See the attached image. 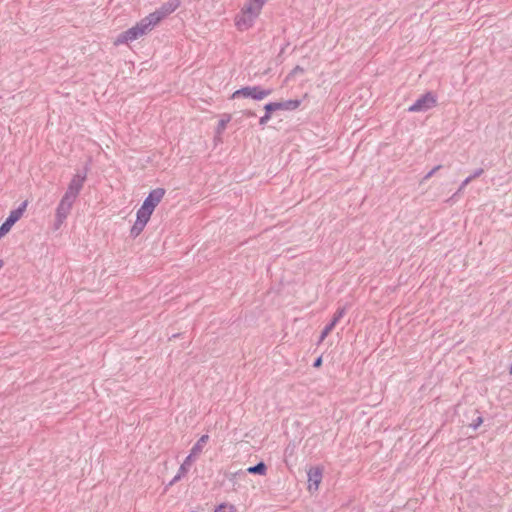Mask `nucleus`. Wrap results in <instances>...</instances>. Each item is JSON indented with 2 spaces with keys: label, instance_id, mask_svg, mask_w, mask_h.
Here are the masks:
<instances>
[{
  "label": "nucleus",
  "instance_id": "nucleus-1",
  "mask_svg": "<svg viewBox=\"0 0 512 512\" xmlns=\"http://www.w3.org/2000/svg\"><path fill=\"white\" fill-rule=\"evenodd\" d=\"M155 22L152 21V19L148 16L141 19L139 22L136 23L133 27L127 29L126 31L122 32L117 40L116 44L119 43H128L130 41H134L141 36L147 34L149 31H151L155 27Z\"/></svg>",
  "mask_w": 512,
  "mask_h": 512
},
{
  "label": "nucleus",
  "instance_id": "nucleus-2",
  "mask_svg": "<svg viewBox=\"0 0 512 512\" xmlns=\"http://www.w3.org/2000/svg\"><path fill=\"white\" fill-rule=\"evenodd\" d=\"M272 93V89H264L261 86H245L236 91L231 95V99L238 98H251L254 100H262Z\"/></svg>",
  "mask_w": 512,
  "mask_h": 512
},
{
  "label": "nucleus",
  "instance_id": "nucleus-3",
  "mask_svg": "<svg viewBox=\"0 0 512 512\" xmlns=\"http://www.w3.org/2000/svg\"><path fill=\"white\" fill-rule=\"evenodd\" d=\"M437 105V97L432 91L421 95L409 108V112H426Z\"/></svg>",
  "mask_w": 512,
  "mask_h": 512
},
{
  "label": "nucleus",
  "instance_id": "nucleus-4",
  "mask_svg": "<svg viewBox=\"0 0 512 512\" xmlns=\"http://www.w3.org/2000/svg\"><path fill=\"white\" fill-rule=\"evenodd\" d=\"M75 202L74 199H71L69 196H64L60 200L57 208H56V215H55V222H54V229L58 230L61 225L64 223L67 216L70 214V211L72 209L73 203Z\"/></svg>",
  "mask_w": 512,
  "mask_h": 512
},
{
  "label": "nucleus",
  "instance_id": "nucleus-5",
  "mask_svg": "<svg viewBox=\"0 0 512 512\" xmlns=\"http://www.w3.org/2000/svg\"><path fill=\"white\" fill-rule=\"evenodd\" d=\"M87 171H88V167L86 165L84 167L83 172H77L73 176L64 196H69L71 199L76 200V198L79 195L80 191L82 190L84 182L87 178Z\"/></svg>",
  "mask_w": 512,
  "mask_h": 512
},
{
  "label": "nucleus",
  "instance_id": "nucleus-6",
  "mask_svg": "<svg viewBox=\"0 0 512 512\" xmlns=\"http://www.w3.org/2000/svg\"><path fill=\"white\" fill-rule=\"evenodd\" d=\"M181 4L180 0H169L161 5L159 9L149 14L155 25L160 23L165 17L173 13Z\"/></svg>",
  "mask_w": 512,
  "mask_h": 512
},
{
  "label": "nucleus",
  "instance_id": "nucleus-7",
  "mask_svg": "<svg viewBox=\"0 0 512 512\" xmlns=\"http://www.w3.org/2000/svg\"><path fill=\"white\" fill-rule=\"evenodd\" d=\"M165 192L166 191L164 188H156L151 190L141 206L146 208L147 211L153 213L157 205L161 202L162 198L164 197Z\"/></svg>",
  "mask_w": 512,
  "mask_h": 512
},
{
  "label": "nucleus",
  "instance_id": "nucleus-8",
  "mask_svg": "<svg viewBox=\"0 0 512 512\" xmlns=\"http://www.w3.org/2000/svg\"><path fill=\"white\" fill-rule=\"evenodd\" d=\"M307 475L309 492L317 491L322 481L323 469L319 466L311 467Z\"/></svg>",
  "mask_w": 512,
  "mask_h": 512
},
{
  "label": "nucleus",
  "instance_id": "nucleus-9",
  "mask_svg": "<svg viewBox=\"0 0 512 512\" xmlns=\"http://www.w3.org/2000/svg\"><path fill=\"white\" fill-rule=\"evenodd\" d=\"M263 0H247V2L244 4L241 12H245L247 14H250V16L254 17L255 19L260 14V11L263 7Z\"/></svg>",
  "mask_w": 512,
  "mask_h": 512
},
{
  "label": "nucleus",
  "instance_id": "nucleus-10",
  "mask_svg": "<svg viewBox=\"0 0 512 512\" xmlns=\"http://www.w3.org/2000/svg\"><path fill=\"white\" fill-rule=\"evenodd\" d=\"M255 18L250 16V14H247L245 12H242L241 15H237L235 18V25L237 28L241 31L247 30L253 25Z\"/></svg>",
  "mask_w": 512,
  "mask_h": 512
},
{
  "label": "nucleus",
  "instance_id": "nucleus-11",
  "mask_svg": "<svg viewBox=\"0 0 512 512\" xmlns=\"http://www.w3.org/2000/svg\"><path fill=\"white\" fill-rule=\"evenodd\" d=\"M27 204L28 202L24 201L19 205L18 208L10 212L9 216L6 218L9 221V223L14 225L22 217L23 213L26 210Z\"/></svg>",
  "mask_w": 512,
  "mask_h": 512
},
{
  "label": "nucleus",
  "instance_id": "nucleus-12",
  "mask_svg": "<svg viewBox=\"0 0 512 512\" xmlns=\"http://www.w3.org/2000/svg\"><path fill=\"white\" fill-rule=\"evenodd\" d=\"M277 104H278V110L293 111L300 106L301 100L289 99V100H285V101H279V102H277Z\"/></svg>",
  "mask_w": 512,
  "mask_h": 512
},
{
  "label": "nucleus",
  "instance_id": "nucleus-13",
  "mask_svg": "<svg viewBox=\"0 0 512 512\" xmlns=\"http://www.w3.org/2000/svg\"><path fill=\"white\" fill-rule=\"evenodd\" d=\"M209 439V436L207 434L205 435H202L198 441L194 444V446L192 447L191 451H190V454L194 457L198 454H200L203 450V447L204 445L207 443Z\"/></svg>",
  "mask_w": 512,
  "mask_h": 512
},
{
  "label": "nucleus",
  "instance_id": "nucleus-14",
  "mask_svg": "<svg viewBox=\"0 0 512 512\" xmlns=\"http://www.w3.org/2000/svg\"><path fill=\"white\" fill-rule=\"evenodd\" d=\"M247 472L249 474H255V475L263 476L267 472V465L263 461H260L257 464L248 467L247 468Z\"/></svg>",
  "mask_w": 512,
  "mask_h": 512
},
{
  "label": "nucleus",
  "instance_id": "nucleus-15",
  "mask_svg": "<svg viewBox=\"0 0 512 512\" xmlns=\"http://www.w3.org/2000/svg\"><path fill=\"white\" fill-rule=\"evenodd\" d=\"M230 114H223L222 118L219 120L218 125L216 127V134L221 135L226 129L227 124L231 121Z\"/></svg>",
  "mask_w": 512,
  "mask_h": 512
},
{
  "label": "nucleus",
  "instance_id": "nucleus-16",
  "mask_svg": "<svg viewBox=\"0 0 512 512\" xmlns=\"http://www.w3.org/2000/svg\"><path fill=\"white\" fill-rule=\"evenodd\" d=\"M151 215H152V213L150 211H147L146 208L141 206L137 211L136 220L141 223L147 224L148 221L150 220Z\"/></svg>",
  "mask_w": 512,
  "mask_h": 512
},
{
  "label": "nucleus",
  "instance_id": "nucleus-17",
  "mask_svg": "<svg viewBox=\"0 0 512 512\" xmlns=\"http://www.w3.org/2000/svg\"><path fill=\"white\" fill-rule=\"evenodd\" d=\"M145 226H146V224L141 223V222L136 220L134 225L132 226V228L130 230V236L134 237V238L137 237L143 231Z\"/></svg>",
  "mask_w": 512,
  "mask_h": 512
},
{
  "label": "nucleus",
  "instance_id": "nucleus-18",
  "mask_svg": "<svg viewBox=\"0 0 512 512\" xmlns=\"http://www.w3.org/2000/svg\"><path fill=\"white\" fill-rule=\"evenodd\" d=\"M346 313V307L343 306V307H339L336 312L334 313L332 319H331V323L333 325H337V323L343 318V316L345 315Z\"/></svg>",
  "mask_w": 512,
  "mask_h": 512
},
{
  "label": "nucleus",
  "instance_id": "nucleus-19",
  "mask_svg": "<svg viewBox=\"0 0 512 512\" xmlns=\"http://www.w3.org/2000/svg\"><path fill=\"white\" fill-rule=\"evenodd\" d=\"M214 512H236V507L233 504L221 503L215 507Z\"/></svg>",
  "mask_w": 512,
  "mask_h": 512
},
{
  "label": "nucleus",
  "instance_id": "nucleus-20",
  "mask_svg": "<svg viewBox=\"0 0 512 512\" xmlns=\"http://www.w3.org/2000/svg\"><path fill=\"white\" fill-rule=\"evenodd\" d=\"M193 456L189 454L179 468V472L186 474L192 464Z\"/></svg>",
  "mask_w": 512,
  "mask_h": 512
},
{
  "label": "nucleus",
  "instance_id": "nucleus-21",
  "mask_svg": "<svg viewBox=\"0 0 512 512\" xmlns=\"http://www.w3.org/2000/svg\"><path fill=\"white\" fill-rule=\"evenodd\" d=\"M305 72V69L299 65L295 66L291 72L286 76V79H285V82H288L289 80H291L293 77H295L296 75H299V74H304Z\"/></svg>",
  "mask_w": 512,
  "mask_h": 512
},
{
  "label": "nucleus",
  "instance_id": "nucleus-22",
  "mask_svg": "<svg viewBox=\"0 0 512 512\" xmlns=\"http://www.w3.org/2000/svg\"><path fill=\"white\" fill-rule=\"evenodd\" d=\"M335 328V325H333L331 322H329L325 327L324 329L322 330L321 334H320V338H319V341H323L331 332L332 330Z\"/></svg>",
  "mask_w": 512,
  "mask_h": 512
},
{
  "label": "nucleus",
  "instance_id": "nucleus-23",
  "mask_svg": "<svg viewBox=\"0 0 512 512\" xmlns=\"http://www.w3.org/2000/svg\"><path fill=\"white\" fill-rule=\"evenodd\" d=\"M265 113L268 115L273 114V112L278 111V104L277 102H269L264 106Z\"/></svg>",
  "mask_w": 512,
  "mask_h": 512
},
{
  "label": "nucleus",
  "instance_id": "nucleus-24",
  "mask_svg": "<svg viewBox=\"0 0 512 512\" xmlns=\"http://www.w3.org/2000/svg\"><path fill=\"white\" fill-rule=\"evenodd\" d=\"M12 224L6 219L0 226V234L4 237L12 228Z\"/></svg>",
  "mask_w": 512,
  "mask_h": 512
},
{
  "label": "nucleus",
  "instance_id": "nucleus-25",
  "mask_svg": "<svg viewBox=\"0 0 512 512\" xmlns=\"http://www.w3.org/2000/svg\"><path fill=\"white\" fill-rule=\"evenodd\" d=\"M12 224L6 219L0 226V234L4 237L12 228Z\"/></svg>",
  "mask_w": 512,
  "mask_h": 512
},
{
  "label": "nucleus",
  "instance_id": "nucleus-26",
  "mask_svg": "<svg viewBox=\"0 0 512 512\" xmlns=\"http://www.w3.org/2000/svg\"><path fill=\"white\" fill-rule=\"evenodd\" d=\"M483 423V417L482 416H478L476 419H474L470 424L469 426L473 429V430H476L478 429V427Z\"/></svg>",
  "mask_w": 512,
  "mask_h": 512
},
{
  "label": "nucleus",
  "instance_id": "nucleus-27",
  "mask_svg": "<svg viewBox=\"0 0 512 512\" xmlns=\"http://www.w3.org/2000/svg\"><path fill=\"white\" fill-rule=\"evenodd\" d=\"M484 173L483 168L476 169L470 176H468L471 180L480 177Z\"/></svg>",
  "mask_w": 512,
  "mask_h": 512
},
{
  "label": "nucleus",
  "instance_id": "nucleus-28",
  "mask_svg": "<svg viewBox=\"0 0 512 512\" xmlns=\"http://www.w3.org/2000/svg\"><path fill=\"white\" fill-rule=\"evenodd\" d=\"M271 115L267 116V113H264L262 117L259 119V125L264 126L268 123V121L271 119Z\"/></svg>",
  "mask_w": 512,
  "mask_h": 512
},
{
  "label": "nucleus",
  "instance_id": "nucleus-29",
  "mask_svg": "<svg viewBox=\"0 0 512 512\" xmlns=\"http://www.w3.org/2000/svg\"><path fill=\"white\" fill-rule=\"evenodd\" d=\"M472 180L467 177L460 185L459 189L457 190V192L455 193V195L461 193L463 191V189L471 182Z\"/></svg>",
  "mask_w": 512,
  "mask_h": 512
},
{
  "label": "nucleus",
  "instance_id": "nucleus-30",
  "mask_svg": "<svg viewBox=\"0 0 512 512\" xmlns=\"http://www.w3.org/2000/svg\"><path fill=\"white\" fill-rule=\"evenodd\" d=\"M185 474L184 473H181L178 471V473L174 476V478L170 481L169 483V486H172L174 485L175 483H177L178 481L181 480V478L184 476Z\"/></svg>",
  "mask_w": 512,
  "mask_h": 512
},
{
  "label": "nucleus",
  "instance_id": "nucleus-31",
  "mask_svg": "<svg viewBox=\"0 0 512 512\" xmlns=\"http://www.w3.org/2000/svg\"><path fill=\"white\" fill-rule=\"evenodd\" d=\"M243 115H245L246 117H255L256 116V113L252 110H245V111H242Z\"/></svg>",
  "mask_w": 512,
  "mask_h": 512
},
{
  "label": "nucleus",
  "instance_id": "nucleus-32",
  "mask_svg": "<svg viewBox=\"0 0 512 512\" xmlns=\"http://www.w3.org/2000/svg\"><path fill=\"white\" fill-rule=\"evenodd\" d=\"M321 365H322V357L320 356L315 359V361L313 363V367L319 368Z\"/></svg>",
  "mask_w": 512,
  "mask_h": 512
},
{
  "label": "nucleus",
  "instance_id": "nucleus-33",
  "mask_svg": "<svg viewBox=\"0 0 512 512\" xmlns=\"http://www.w3.org/2000/svg\"><path fill=\"white\" fill-rule=\"evenodd\" d=\"M432 175H434V171H429V172L425 175L424 180L429 179L430 177H432Z\"/></svg>",
  "mask_w": 512,
  "mask_h": 512
},
{
  "label": "nucleus",
  "instance_id": "nucleus-34",
  "mask_svg": "<svg viewBox=\"0 0 512 512\" xmlns=\"http://www.w3.org/2000/svg\"><path fill=\"white\" fill-rule=\"evenodd\" d=\"M442 168V165L435 166L431 171H434V174Z\"/></svg>",
  "mask_w": 512,
  "mask_h": 512
},
{
  "label": "nucleus",
  "instance_id": "nucleus-35",
  "mask_svg": "<svg viewBox=\"0 0 512 512\" xmlns=\"http://www.w3.org/2000/svg\"><path fill=\"white\" fill-rule=\"evenodd\" d=\"M3 266H4V261L2 259H0V270L2 269Z\"/></svg>",
  "mask_w": 512,
  "mask_h": 512
},
{
  "label": "nucleus",
  "instance_id": "nucleus-36",
  "mask_svg": "<svg viewBox=\"0 0 512 512\" xmlns=\"http://www.w3.org/2000/svg\"><path fill=\"white\" fill-rule=\"evenodd\" d=\"M3 236L0 234V239L2 238Z\"/></svg>",
  "mask_w": 512,
  "mask_h": 512
},
{
  "label": "nucleus",
  "instance_id": "nucleus-37",
  "mask_svg": "<svg viewBox=\"0 0 512 512\" xmlns=\"http://www.w3.org/2000/svg\"><path fill=\"white\" fill-rule=\"evenodd\" d=\"M266 0H263V4L265 3Z\"/></svg>",
  "mask_w": 512,
  "mask_h": 512
}]
</instances>
